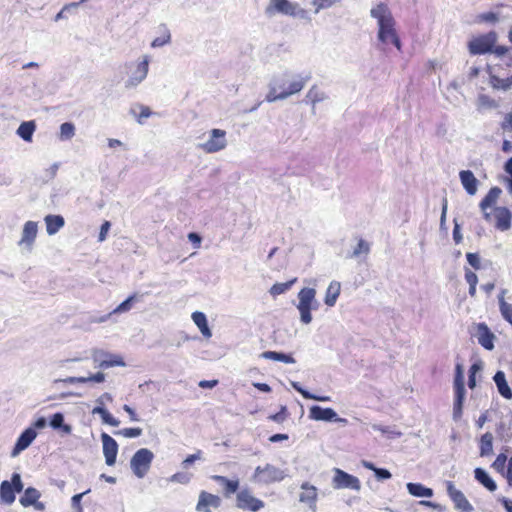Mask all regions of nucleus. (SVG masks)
<instances>
[{
  "label": "nucleus",
  "instance_id": "1",
  "mask_svg": "<svg viewBox=\"0 0 512 512\" xmlns=\"http://www.w3.org/2000/svg\"><path fill=\"white\" fill-rule=\"evenodd\" d=\"M310 74L305 76L285 71L272 77L269 83V92L265 100L269 103L284 100L299 93L310 80Z\"/></svg>",
  "mask_w": 512,
  "mask_h": 512
},
{
  "label": "nucleus",
  "instance_id": "2",
  "mask_svg": "<svg viewBox=\"0 0 512 512\" xmlns=\"http://www.w3.org/2000/svg\"><path fill=\"white\" fill-rule=\"evenodd\" d=\"M370 16L377 20L378 41L384 46L392 44L400 51L401 41L395 29L396 22L388 6L384 3L376 5L370 10Z\"/></svg>",
  "mask_w": 512,
  "mask_h": 512
},
{
  "label": "nucleus",
  "instance_id": "3",
  "mask_svg": "<svg viewBox=\"0 0 512 512\" xmlns=\"http://www.w3.org/2000/svg\"><path fill=\"white\" fill-rule=\"evenodd\" d=\"M150 61L149 55H143L136 61L125 64L127 73V79L124 82L125 89H135L147 78Z\"/></svg>",
  "mask_w": 512,
  "mask_h": 512
},
{
  "label": "nucleus",
  "instance_id": "4",
  "mask_svg": "<svg viewBox=\"0 0 512 512\" xmlns=\"http://www.w3.org/2000/svg\"><path fill=\"white\" fill-rule=\"evenodd\" d=\"M265 14L268 17L282 14L303 20L309 19L307 10L302 8L298 3L289 0H270L268 6L265 8Z\"/></svg>",
  "mask_w": 512,
  "mask_h": 512
},
{
  "label": "nucleus",
  "instance_id": "5",
  "mask_svg": "<svg viewBox=\"0 0 512 512\" xmlns=\"http://www.w3.org/2000/svg\"><path fill=\"white\" fill-rule=\"evenodd\" d=\"M297 309L300 313V321L307 325L312 322V310L318 308V302L316 300V290L314 288L304 287L298 294Z\"/></svg>",
  "mask_w": 512,
  "mask_h": 512
},
{
  "label": "nucleus",
  "instance_id": "6",
  "mask_svg": "<svg viewBox=\"0 0 512 512\" xmlns=\"http://www.w3.org/2000/svg\"><path fill=\"white\" fill-rule=\"evenodd\" d=\"M285 477L286 473L284 470L272 464H265L255 468L252 481L261 485H269L274 482H280Z\"/></svg>",
  "mask_w": 512,
  "mask_h": 512
},
{
  "label": "nucleus",
  "instance_id": "7",
  "mask_svg": "<svg viewBox=\"0 0 512 512\" xmlns=\"http://www.w3.org/2000/svg\"><path fill=\"white\" fill-rule=\"evenodd\" d=\"M154 454L147 448L135 452L130 460V467L137 478H143L150 469Z\"/></svg>",
  "mask_w": 512,
  "mask_h": 512
},
{
  "label": "nucleus",
  "instance_id": "8",
  "mask_svg": "<svg viewBox=\"0 0 512 512\" xmlns=\"http://www.w3.org/2000/svg\"><path fill=\"white\" fill-rule=\"evenodd\" d=\"M23 490V483L21 476L18 473H13L11 481H3L0 484V501L4 504L11 505L15 501V493Z\"/></svg>",
  "mask_w": 512,
  "mask_h": 512
},
{
  "label": "nucleus",
  "instance_id": "9",
  "mask_svg": "<svg viewBox=\"0 0 512 512\" xmlns=\"http://www.w3.org/2000/svg\"><path fill=\"white\" fill-rule=\"evenodd\" d=\"M226 146V131L217 128L210 130L207 141L199 145L206 153H217L225 149Z\"/></svg>",
  "mask_w": 512,
  "mask_h": 512
},
{
  "label": "nucleus",
  "instance_id": "10",
  "mask_svg": "<svg viewBox=\"0 0 512 512\" xmlns=\"http://www.w3.org/2000/svg\"><path fill=\"white\" fill-rule=\"evenodd\" d=\"M261 499L254 497L247 488L240 490L236 495V506L239 509L251 512H257L264 507Z\"/></svg>",
  "mask_w": 512,
  "mask_h": 512
},
{
  "label": "nucleus",
  "instance_id": "11",
  "mask_svg": "<svg viewBox=\"0 0 512 512\" xmlns=\"http://www.w3.org/2000/svg\"><path fill=\"white\" fill-rule=\"evenodd\" d=\"M497 40L495 32H489L488 34L481 35L474 38L469 42V50L472 54H485L491 51Z\"/></svg>",
  "mask_w": 512,
  "mask_h": 512
},
{
  "label": "nucleus",
  "instance_id": "12",
  "mask_svg": "<svg viewBox=\"0 0 512 512\" xmlns=\"http://www.w3.org/2000/svg\"><path fill=\"white\" fill-rule=\"evenodd\" d=\"M333 487L335 489H351L359 491L361 488V483L357 477L336 468L333 477Z\"/></svg>",
  "mask_w": 512,
  "mask_h": 512
},
{
  "label": "nucleus",
  "instance_id": "13",
  "mask_svg": "<svg viewBox=\"0 0 512 512\" xmlns=\"http://www.w3.org/2000/svg\"><path fill=\"white\" fill-rule=\"evenodd\" d=\"M454 389H455V400H454V408H453V417L454 419H458L462 413V403L465 397V387H464V378L461 374L460 366L456 367V375L454 379Z\"/></svg>",
  "mask_w": 512,
  "mask_h": 512
},
{
  "label": "nucleus",
  "instance_id": "14",
  "mask_svg": "<svg viewBox=\"0 0 512 512\" xmlns=\"http://www.w3.org/2000/svg\"><path fill=\"white\" fill-rule=\"evenodd\" d=\"M92 358L97 367L101 369H107L114 366H125V362L119 355H113L103 350H94Z\"/></svg>",
  "mask_w": 512,
  "mask_h": 512
},
{
  "label": "nucleus",
  "instance_id": "15",
  "mask_svg": "<svg viewBox=\"0 0 512 512\" xmlns=\"http://www.w3.org/2000/svg\"><path fill=\"white\" fill-rule=\"evenodd\" d=\"M37 234L38 223L35 221L25 222L22 229L21 238L18 241V246L23 247L30 252L33 249Z\"/></svg>",
  "mask_w": 512,
  "mask_h": 512
},
{
  "label": "nucleus",
  "instance_id": "16",
  "mask_svg": "<svg viewBox=\"0 0 512 512\" xmlns=\"http://www.w3.org/2000/svg\"><path fill=\"white\" fill-rule=\"evenodd\" d=\"M309 417L317 421L347 423V419L338 417L337 413L332 408H323L318 405H314L310 408Z\"/></svg>",
  "mask_w": 512,
  "mask_h": 512
},
{
  "label": "nucleus",
  "instance_id": "17",
  "mask_svg": "<svg viewBox=\"0 0 512 512\" xmlns=\"http://www.w3.org/2000/svg\"><path fill=\"white\" fill-rule=\"evenodd\" d=\"M512 213L506 207H496L491 213V220L500 231H506L511 227Z\"/></svg>",
  "mask_w": 512,
  "mask_h": 512
},
{
  "label": "nucleus",
  "instance_id": "18",
  "mask_svg": "<svg viewBox=\"0 0 512 512\" xmlns=\"http://www.w3.org/2000/svg\"><path fill=\"white\" fill-rule=\"evenodd\" d=\"M101 440H102L103 454L105 457V462L108 466H112L116 462V457H117V453H118V444L107 433L101 434Z\"/></svg>",
  "mask_w": 512,
  "mask_h": 512
},
{
  "label": "nucleus",
  "instance_id": "19",
  "mask_svg": "<svg viewBox=\"0 0 512 512\" xmlns=\"http://www.w3.org/2000/svg\"><path fill=\"white\" fill-rule=\"evenodd\" d=\"M36 437L37 432L34 428H26L18 437L15 446L11 451V456H18L22 451H24L31 445V443L35 440Z\"/></svg>",
  "mask_w": 512,
  "mask_h": 512
},
{
  "label": "nucleus",
  "instance_id": "20",
  "mask_svg": "<svg viewBox=\"0 0 512 512\" xmlns=\"http://www.w3.org/2000/svg\"><path fill=\"white\" fill-rule=\"evenodd\" d=\"M221 503V499L211 493H208L206 491H201L199 494V500L196 505V510L199 512H211L209 507H219Z\"/></svg>",
  "mask_w": 512,
  "mask_h": 512
},
{
  "label": "nucleus",
  "instance_id": "21",
  "mask_svg": "<svg viewBox=\"0 0 512 512\" xmlns=\"http://www.w3.org/2000/svg\"><path fill=\"white\" fill-rule=\"evenodd\" d=\"M477 340L479 344L487 350L494 348V334L489 330L486 324L480 323L477 325Z\"/></svg>",
  "mask_w": 512,
  "mask_h": 512
},
{
  "label": "nucleus",
  "instance_id": "22",
  "mask_svg": "<svg viewBox=\"0 0 512 512\" xmlns=\"http://www.w3.org/2000/svg\"><path fill=\"white\" fill-rule=\"evenodd\" d=\"M450 498L454 503L455 509L459 512H473L474 507L470 504L465 495L458 490H454L450 485Z\"/></svg>",
  "mask_w": 512,
  "mask_h": 512
},
{
  "label": "nucleus",
  "instance_id": "23",
  "mask_svg": "<svg viewBox=\"0 0 512 512\" xmlns=\"http://www.w3.org/2000/svg\"><path fill=\"white\" fill-rule=\"evenodd\" d=\"M501 192L502 191L499 187H493L489 190L487 195L480 202V208L484 213V218L486 219V221L491 220V213L487 212V209L492 207V205L496 203Z\"/></svg>",
  "mask_w": 512,
  "mask_h": 512
},
{
  "label": "nucleus",
  "instance_id": "24",
  "mask_svg": "<svg viewBox=\"0 0 512 512\" xmlns=\"http://www.w3.org/2000/svg\"><path fill=\"white\" fill-rule=\"evenodd\" d=\"M460 181L469 195H475L478 190V179L474 176V174L470 170H462L459 173Z\"/></svg>",
  "mask_w": 512,
  "mask_h": 512
},
{
  "label": "nucleus",
  "instance_id": "25",
  "mask_svg": "<svg viewBox=\"0 0 512 512\" xmlns=\"http://www.w3.org/2000/svg\"><path fill=\"white\" fill-rule=\"evenodd\" d=\"M301 489L303 492L299 496V500L302 503H306L309 507L315 511L316 509V500H317V489L315 486L310 485L305 482L301 485Z\"/></svg>",
  "mask_w": 512,
  "mask_h": 512
},
{
  "label": "nucleus",
  "instance_id": "26",
  "mask_svg": "<svg viewBox=\"0 0 512 512\" xmlns=\"http://www.w3.org/2000/svg\"><path fill=\"white\" fill-rule=\"evenodd\" d=\"M46 232L48 235H55L65 225V220L61 215L49 214L44 218Z\"/></svg>",
  "mask_w": 512,
  "mask_h": 512
},
{
  "label": "nucleus",
  "instance_id": "27",
  "mask_svg": "<svg viewBox=\"0 0 512 512\" xmlns=\"http://www.w3.org/2000/svg\"><path fill=\"white\" fill-rule=\"evenodd\" d=\"M195 325L199 328L200 332L205 338H211L212 332L208 326L207 317L203 312L196 311L191 316Z\"/></svg>",
  "mask_w": 512,
  "mask_h": 512
},
{
  "label": "nucleus",
  "instance_id": "28",
  "mask_svg": "<svg viewBox=\"0 0 512 512\" xmlns=\"http://www.w3.org/2000/svg\"><path fill=\"white\" fill-rule=\"evenodd\" d=\"M407 490L410 495L417 498H430L433 496V490L424 486L421 483H412L409 482L406 485Z\"/></svg>",
  "mask_w": 512,
  "mask_h": 512
},
{
  "label": "nucleus",
  "instance_id": "29",
  "mask_svg": "<svg viewBox=\"0 0 512 512\" xmlns=\"http://www.w3.org/2000/svg\"><path fill=\"white\" fill-rule=\"evenodd\" d=\"M340 291H341L340 282H338V281L330 282V284L326 290L324 303L328 307H333L336 304V301L340 295Z\"/></svg>",
  "mask_w": 512,
  "mask_h": 512
},
{
  "label": "nucleus",
  "instance_id": "30",
  "mask_svg": "<svg viewBox=\"0 0 512 512\" xmlns=\"http://www.w3.org/2000/svg\"><path fill=\"white\" fill-rule=\"evenodd\" d=\"M494 382L497 386L498 392L501 396H503L506 399L512 398V390L507 384L505 374L502 371H497L496 374L493 377Z\"/></svg>",
  "mask_w": 512,
  "mask_h": 512
},
{
  "label": "nucleus",
  "instance_id": "31",
  "mask_svg": "<svg viewBox=\"0 0 512 512\" xmlns=\"http://www.w3.org/2000/svg\"><path fill=\"white\" fill-rule=\"evenodd\" d=\"M36 130V124L34 121H25L20 124L16 134L23 139L25 142H32L33 134Z\"/></svg>",
  "mask_w": 512,
  "mask_h": 512
},
{
  "label": "nucleus",
  "instance_id": "32",
  "mask_svg": "<svg viewBox=\"0 0 512 512\" xmlns=\"http://www.w3.org/2000/svg\"><path fill=\"white\" fill-rule=\"evenodd\" d=\"M474 474L475 479L489 491L493 492L497 489L495 481L489 476V474L484 469L476 468Z\"/></svg>",
  "mask_w": 512,
  "mask_h": 512
},
{
  "label": "nucleus",
  "instance_id": "33",
  "mask_svg": "<svg viewBox=\"0 0 512 512\" xmlns=\"http://www.w3.org/2000/svg\"><path fill=\"white\" fill-rule=\"evenodd\" d=\"M40 497L41 493L36 488L28 487L20 497L19 502L23 507H29L35 504Z\"/></svg>",
  "mask_w": 512,
  "mask_h": 512
},
{
  "label": "nucleus",
  "instance_id": "34",
  "mask_svg": "<svg viewBox=\"0 0 512 512\" xmlns=\"http://www.w3.org/2000/svg\"><path fill=\"white\" fill-rule=\"evenodd\" d=\"M212 479L224 486L226 496L235 493L239 488L238 480H230L220 475H214Z\"/></svg>",
  "mask_w": 512,
  "mask_h": 512
},
{
  "label": "nucleus",
  "instance_id": "35",
  "mask_svg": "<svg viewBox=\"0 0 512 512\" xmlns=\"http://www.w3.org/2000/svg\"><path fill=\"white\" fill-rule=\"evenodd\" d=\"M261 357L264 359L280 361L287 364L295 363V359L291 355L277 351H265L261 354Z\"/></svg>",
  "mask_w": 512,
  "mask_h": 512
},
{
  "label": "nucleus",
  "instance_id": "36",
  "mask_svg": "<svg viewBox=\"0 0 512 512\" xmlns=\"http://www.w3.org/2000/svg\"><path fill=\"white\" fill-rule=\"evenodd\" d=\"M50 426L53 429H61L63 433L70 434L72 427L68 424H64V415L60 412L55 413L50 419Z\"/></svg>",
  "mask_w": 512,
  "mask_h": 512
},
{
  "label": "nucleus",
  "instance_id": "37",
  "mask_svg": "<svg viewBox=\"0 0 512 512\" xmlns=\"http://www.w3.org/2000/svg\"><path fill=\"white\" fill-rule=\"evenodd\" d=\"M493 452V435L490 432L482 435L480 440V455L488 456Z\"/></svg>",
  "mask_w": 512,
  "mask_h": 512
},
{
  "label": "nucleus",
  "instance_id": "38",
  "mask_svg": "<svg viewBox=\"0 0 512 512\" xmlns=\"http://www.w3.org/2000/svg\"><path fill=\"white\" fill-rule=\"evenodd\" d=\"M160 32H161V35L156 37L152 41L151 47L159 48V47H162V46L170 43V41H171V34H170V31H169V29L167 28L166 25H161L160 26Z\"/></svg>",
  "mask_w": 512,
  "mask_h": 512
},
{
  "label": "nucleus",
  "instance_id": "39",
  "mask_svg": "<svg viewBox=\"0 0 512 512\" xmlns=\"http://www.w3.org/2000/svg\"><path fill=\"white\" fill-rule=\"evenodd\" d=\"M504 293L505 291L503 290L501 295H499L498 297V300H499V309H500V313L502 315V317L509 323L512 325V305L507 303L504 299Z\"/></svg>",
  "mask_w": 512,
  "mask_h": 512
},
{
  "label": "nucleus",
  "instance_id": "40",
  "mask_svg": "<svg viewBox=\"0 0 512 512\" xmlns=\"http://www.w3.org/2000/svg\"><path fill=\"white\" fill-rule=\"evenodd\" d=\"M327 98V95L318 89L317 86H312L306 94V99L311 102L313 107L316 103L322 102Z\"/></svg>",
  "mask_w": 512,
  "mask_h": 512
},
{
  "label": "nucleus",
  "instance_id": "41",
  "mask_svg": "<svg viewBox=\"0 0 512 512\" xmlns=\"http://www.w3.org/2000/svg\"><path fill=\"white\" fill-rule=\"evenodd\" d=\"M297 281V278H294L290 281H287V282H283V283H275L269 290V293L272 295V296H278V295H281V294H284L286 293L288 290H290V288L292 287V285Z\"/></svg>",
  "mask_w": 512,
  "mask_h": 512
},
{
  "label": "nucleus",
  "instance_id": "42",
  "mask_svg": "<svg viewBox=\"0 0 512 512\" xmlns=\"http://www.w3.org/2000/svg\"><path fill=\"white\" fill-rule=\"evenodd\" d=\"M75 135V126L71 122H65L60 126L59 138L62 141L70 140Z\"/></svg>",
  "mask_w": 512,
  "mask_h": 512
},
{
  "label": "nucleus",
  "instance_id": "43",
  "mask_svg": "<svg viewBox=\"0 0 512 512\" xmlns=\"http://www.w3.org/2000/svg\"><path fill=\"white\" fill-rule=\"evenodd\" d=\"M137 300V296L135 294L129 296L126 300L120 303L112 313L121 314L128 312L132 309L134 302Z\"/></svg>",
  "mask_w": 512,
  "mask_h": 512
},
{
  "label": "nucleus",
  "instance_id": "44",
  "mask_svg": "<svg viewBox=\"0 0 512 512\" xmlns=\"http://www.w3.org/2000/svg\"><path fill=\"white\" fill-rule=\"evenodd\" d=\"M370 252V244L364 240L359 239L357 246L354 248L351 257L357 258L360 255H367Z\"/></svg>",
  "mask_w": 512,
  "mask_h": 512
},
{
  "label": "nucleus",
  "instance_id": "45",
  "mask_svg": "<svg viewBox=\"0 0 512 512\" xmlns=\"http://www.w3.org/2000/svg\"><path fill=\"white\" fill-rule=\"evenodd\" d=\"M142 429L139 428V427H134V428H124V429H121L117 432H115V434L117 435H122L126 438H136V437H139L142 435Z\"/></svg>",
  "mask_w": 512,
  "mask_h": 512
},
{
  "label": "nucleus",
  "instance_id": "46",
  "mask_svg": "<svg viewBox=\"0 0 512 512\" xmlns=\"http://www.w3.org/2000/svg\"><path fill=\"white\" fill-rule=\"evenodd\" d=\"M340 2V0H312V5L315 7V13L322 9H327Z\"/></svg>",
  "mask_w": 512,
  "mask_h": 512
},
{
  "label": "nucleus",
  "instance_id": "47",
  "mask_svg": "<svg viewBox=\"0 0 512 512\" xmlns=\"http://www.w3.org/2000/svg\"><path fill=\"white\" fill-rule=\"evenodd\" d=\"M90 492V489L82 492V493H79V494H75L74 496H72L71 498V506L74 510V512H83V508H82V505H81V500L83 498L84 495H86L87 493Z\"/></svg>",
  "mask_w": 512,
  "mask_h": 512
},
{
  "label": "nucleus",
  "instance_id": "48",
  "mask_svg": "<svg viewBox=\"0 0 512 512\" xmlns=\"http://www.w3.org/2000/svg\"><path fill=\"white\" fill-rule=\"evenodd\" d=\"M372 428L376 431H380L383 434H388L391 438H396L401 435L400 432H395V431L391 430L390 427H384L379 424H373Z\"/></svg>",
  "mask_w": 512,
  "mask_h": 512
},
{
  "label": "nucleus",
  "instance_id": "49",
  "mask_svg": "<svg viewBox=\"0 0 512 512\" xmlns=\"http://www.w3.org/2000/svg\"><path fill=\"white\" fill-rule=\"evenodd\" d=\"M201 455H202V452L201 450H198L196 453L194 454H191L189 456H187L183 462H182V467L187 469L190 465H192L196 460H200L201 459Z\"/></svg>",
  "mask_w": 512,
  "mask_h": 512
},
{
  "label": "nucleus",
  "instance_id": "50",
  "mask_svg": "<svg viewBox=\"0 0 512 512\" xmlns=\"http://www.w3.org/2000/svg\"><path fill=\"white\" fill-rule=\"evenodd\" d=\"M171 482L187 484L190 481V476L186 473L177 472L170 477Z\"/></svg>",
  "mask_w": 512,
  "mask_h": 512
},
{
  "label": "nucleus",
  "instance_id": "51",
  "mask_svg": "<svg viewBox=\"0 0 512 512\" xmlns=\"http://www.w3.org/2000/svg\"><path fill=\"white\" fill-rule=\"evenodd\" d=\"M79 3L73 2L66 4L55 16L54 20L59 21L61 19L66 18V12L68 9H76L78 7Z\"/></svg>",
  "mask_w": 512,
  "mask_h": 512
},
{
  "label": "nucleus",
  "instance_id": "52",
  "mask_svg": "<svg viewBox=\"0 0 512 512\" xmlns=\"http://www.w3.org/2000/svg\"><path fill=\"white\" fill-rule=\"evenodd\" d=\"M507 461V457L505 454H499L495 461L492 464V467L496 469L499 472H502L504 470L505 464Z\"/></svg>",
  "mask_w": 512,
  "mask_h": 512
},
{
  "label": "nucleus",
  "instance_id": "53",
  "mask_svg": "<svg viewBox=\"0 0 512 512\" xmlns=\"http://www.w3.org/2000/svg\"><path fill=\"white\" fill-rule=\"evenodd\" d=\"M468 263L475 269L480 268V257L476 253H468L466 255Z\"/></svg>",
  "mask_w": 512,
  "mask_h": 512
},
{
  "label": "nucleus",
  "instance_id": "54",
  "mask_svg": "<svg viewBox=\"0 0 512 512\" xmlns=\"http://www.w3.org/2000/svg\"><path fill=\"white\" fill-rule=\"evenodd\" d=\"M291 386L297 391L299 392L305 399H308L309 397H313V394L310 393L309 391L305 390L299 382H296V381H292L291 382Z\"/></svg>",
  "mask_w": 512,
  "mask_h": 512
},
{
  "label": "nucleus",
  "instance_id": "55",
  "mask_svg": "<svg viewBox=\"0 0 512 512\" xmlns=\"http://www.w3.org/2000/svg\"><path fill=\"white\" fill-rule=\"evenodd\" d=\"M374 474L378 480H387V479L391 478V473L387 469H384V468L375 469Z\"/></svg>",
  "mask_w": 512,
  "mask_h": 512
},
{
  "label": "nucleus",
  "instance_id": "56",
  "mask_svg": "<svg viewBox=\"0 0 512 512\" xmlns=\"http://www.w3.org/2000/svg\"><path fill=\"white\" fill-rule=\"evenodd\" d=\"M110 222L109 221H105L102 225H101V228H100V232H99V236H98V240L99 242H103L105 239H106V236H107V233L110 229Z\"/></svg>",
  "mask_w": 512,
  "mask_h": 512
},
{
  "label": "nucleus",
  "instance_id": "57",
  "mask_svg": "<svg viewBox=\"0 0 512 512\" xmlns=\"http://www.w3.org/2000/svg\"><path fill=\"white\" fill-rule=\"evenodd\" d=\"M103 423L108 424L113 427H118L120 425V421L116 418H114L109 411L106 415L102 418Z\"/></svg>",
  "mask_w": 512,
  "mask_h": 512
},
{
  "label": "nucleus",
  "instance_id": "58",
  "mask_svg": "<svg viewBox=\"0 0 512 512\" xmlns=\"http://www.w3.org/2000/svg\"><path fill=\"white\" fill-rule=\"evenodd\" d=\"M286 418V407H282L281 410L276 413V414H273L271 416H269V419L275 421V422H278V423H281L285 420Z\"/></svg>",
  "mask_w": 512,
  "mask_h": 512
},
{
  "label": "nucleus",
  "instance_id": "59",
  "mask_svg": "<svg viewBox=\"0 0 512 512\" xmlns=\"http://www.w3.org/2000/svg\"><path fill=\"white\" fill-rule=\"evenodd\" d=\"M447 207H448V202H447L446 198H443L442 213H441V218H440V229L441 230L445 229Z\"/></svg>",
  "mask_w": 512,
  "mask_h": 512
},
{
  "label": "nucleus",
  "instance_id": "60",
  "mask_svg": "<svg viewBox=\"0 0 512 512\" xmlns=\"http://www.w3.org/2000/svg\"><path fill=\"white\" fill-rule=\"evenodd\" d=\"M112 400H113V397L110 393H104L96 399V403L98 404L97 406L104 407L106 402H112Z\"/></svg>",
  "mask_w": 512,
  "mask_h": 512
},
{
  "label": "nucleus",
  "instance_id": "61",
  "mask_svg": "<svg viewBox=\"0 0 512 512\" xmlns=\"http://www.w3.org/2000/svg\"><path fill=\"white\" fill-rule=\"evenodd\" d=\"M123 410L128 413L130 420L134 422L140 421L138 415L135 413L134 409L131 408L129 405H124Z\"/></svg>",
  "mask_w": 512,
  "mask_h": 512
},
{
  "label": "nucleus",
  "instance_id": "62",
  "mask_svg": "<svg viewBox=\"0 0 512 512\" xmlns=\"http://www.w3.org/2000/svg\"><path fill=\"white\" fill-rule=\"evenodd\" d=\"M105 380V374L98 372L89 376V382L102 383Z\"/></svg>",
  "mask_w": 512,
  "mask_h": 512
},
{
  "label": "nucleus",
  "instance_id": "63",
  "mask_svg": "<svg viewBox=\"0 0 512 512\" xmlns=\"http://www.w3.org/2000/svg\"><path fill=\"white\" fill-rule=\"evenodd\" d=\"M505 478L508 482V485L512 487V457L508 461V467L505 474Z\"/></svg>",
  "mask_w": 512,
  "mask_h": 512
},
{
  "label": "nucleus",
  "instance_id": "64",
  "mask_svg": "<svg viewBox=\"0 0 512 512\" xmlns=\"http://www.w3.org/2000/svg\"><path fill=\"white\" fill-rule=\"evenodd\" d=\"M218 384L217 380H202L199 382V386L201 388H214Z\"/></svg>",
  "mask_w": 512,
  "mask_h": 512
}]
</instances>
